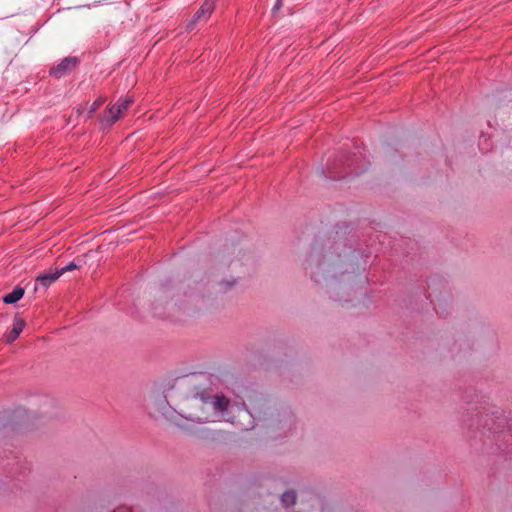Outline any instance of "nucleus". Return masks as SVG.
<instances>
[{"instance_id": "14", "label": "nucleus", "mask_w": 512, "mask_h": 512, "mask_svg": "<svg viewBox=\"0 0 512 512\" xmlns=\"http://www.w3.org/2000/svg\"><path fill=\"white\" fill-rule=\"evenodd\" d=\"M281 6H282L281 0H276V3L274 4V6L272 8L273 14L278 12L280 10Z\"/></svg>"}, {"instance_id": "5", "label": "nucleus", "mask_w": 512, "mask_h": 512, "mask_svg": "<svg viewBox=\"0 0 512 512\" xmlns=\"http://www.w3.org/2000/svg\"><path fill=\"white\" fill-rule=\"evenodd\" d=\"M25 325L26 324L23 319H21L19 317H15L13 320V325H12L11 331H9L5 335L6 341L8 343H12L13 341H15L18 338V336L21 334L23 329L25 328Z\"/></svg>"}, {"instance_id": "10", "label": "nucleus", "mask_w": 512, "mask_h": 512, "mask_svg": "<svg viewBox=\"0 0 512 512\" xmlns=\"http://www.w3.org/2000/svg\"><path fill=\"white\" fill-rule=\"evenodd\" d=\"M133 99L130 97H126L125 99L119 100L117 104H115L116 108L119 110L121 116L132 104Z\"/></svg>"}, {"instance_id": "6", "label": "nucleus", "mask_w": 512, "mask_h": 512, "mask_svg": "<svg viewBox=\"0 0 512 512\" xmlns=\"http://www.w3.org/2000/svg\"><path fill=\"white\" fill-rule=\"evenodd\" d=\"M61 276V272L56 269L55 271L44 273L36 278V283L43 288L49 287L52 283L58 280Z\"/></svg>"}, {"instance_id": "13", "label": "nucleus", "mask_w": 512, "mask_h": 512, "mask_svg": "<svg viewBox=\"0 0 512 512\" xmlns=\"http://www.w3.org/2000/svg\"><path fill=\"white\" fill-rule=\"evenodd\" d=\"M236 283V280H232V281H222L220 283V286H221V289L223 291H227L228 289H230L232 286H234Z\"/></svg>"}, {"instance_id": "1", "label": "nucleus", "mask_w": 512, "mask_h": 512, "mask_svg": "<svg viewBox=\"0 0 512 512\" xmlns=\"http://www.w3.org/2000/svg\"><path fill=\"white\" fill-rule=\"evenodd\" d=\"M157 405L165 418L188 431L192 430L191 425L183 423L180 418L198 424L221 420L234 423L235 419L238 418L239 425L243 430H250L255 426L254 414L246 408L244 403H231L224 396H195L190 400L189 407L191 411L186 415L177 413L167 403L166 399H160Z\"/></svg>"}, {"instance_id": "11", "label": "nucleus", "mask_w": 512, "mask_h": 512, "mask_svg": "<svg viewBox=\"0 0 512 512\" xmlns=\"http://www.w3.org/2000/svg\"><path fill=\"white\" fill-rule=\"evenodd\" d=\"M77 268H78V265L75 262H69L67 265H65L61 269H58V271L61 272V275H63L65 272H70Z\"/></svg>"}, {"instance_id": "3", "label": "nucleus", "mask_w": 512, "mask_h": 512, "mask_svg": "<svg viewBox=\"0 0 512 512\" xmlns=\"http://www.w3.org/2000/svg\"><path fill=\"white\" fill-rule=\"evenodd\" d=\"M77 64V59L74 57L64 58L57 66L51 69V74L56 78H60L67 74Z\"/></svg>"}, {"instance_id": "12", "label": "nucleus", "mask_w": 512, "mask_h": 512, "mask_svg": "<svg viewBox=\"0 0 512 512\" xmlns=\"http://www.w3.org/2000/svg\"><path fill=\"white\" fill-rule=\"evenodd\" d=\"M104 103L103 98H99L92 103L89 109V115H92L102 104Z\"/></svg>"}, {"instance_id": "8", "label": "nucleus", "mask_w": 512, "mask_h": 512, "mask_svg": "<svg viewBox=\"0 0 512 512\" xmlns=\"http://www.w3.org/2000/svg\"><path fill=\"white\" fill-rule=\"evenodd\" d=\"M24 292L25 291L22 287L17 286L13 289L12 292L6 294L3 297V301L6 304H14V303L18 302L23 297Z\"/></svg>"}, {"instance_id": "2", "label": "nucleus", "mask_w": 512, "mask_h": 512, "mask_svg": "<svg viewBox=\"0 0 512 512\" xmlns=\"http://www.w3.org/2000/svg\"><path fill=\"white\" fill-rule=\"evenodd\" d=\"M215 1L216 0H205L203 5L201 6V8L196 12L193 19L189 22V24H188L189 29H192L193 26L199 20L207 19L211 15V13L214 9Z\"/></svg>"}, {"instance_id": "9", "label": "nucleus", "mask_w": 512, "mask_h": 512, "mask_svg": "<svg viewBox=\"0 0 512 512\" xmlns=\"http://www.w3.org/2000/svg\"><path fill=\"white\" fill-rule=\"evenodd\" d=\"M281 502L284 506L293 505L296 502V493L294 491H286L281 496Z\"/></svg>"}, {"instance_id": "7", "label": "nucleus", "mask_w": 512, "mask_h": 512, "mask_svg": "<svg viewBox=\"0 0 512 512\" xmlns=\"http://www.w3.org/2000/svg\"><path fill=\"white\" fill-rule=\"evenodd\" d=\"M311 274H312V278L315 282H320L321 281L320 274L321 275L327 274V275H331L332 277H334L335 269L330 264H328L326 262H322L318 265L317 271H312Z\"/></svg>"}, {"instance_id": "4", "label": "nucleus", "mask_w": 512, "mask_h": 512, "mask_svg": "<svg viewBox=\"0 0 512 512\" xmlns=\"http://www.w3.org/2000/svg\"><path fill=\"white\" fill-rule=\"evenodd\" d=\"M121 118V114L115 105L109 107L101 118L103 127H110Z\"/></svg>"}]
</instances>
